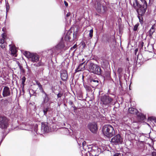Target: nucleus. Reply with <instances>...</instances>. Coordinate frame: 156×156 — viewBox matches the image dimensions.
Wrapping results in <instances>:
<instances>
[{"instance_id": "1", "label": "nucleus", "mask_w": 156, "mask_h": 156, "mask_svg": "<svg viewBox=\"0 0 156 156\" xmlns=\"http://www.w3.org/2000/svg\"><path fill=\"white\" fill-rule=\"evenodd\" d=\"M25 56L34 63V65L36 67L44 66V63L42 62L41 59H40L39 55L36 53H30L29 51H25L24 53Z\"/></svg>"}, {"instance_id": "2", "label": "nucleus", "mask_w": 156, "mask_h": 156, "mask_svg": "<svg viewBox=\"0 0 156 156\" xmlns=\"http://www.w3.org/2000/svg\"><path fill=\"white\" fill-rule=\"evenodd\" d=\"M95 7L97 12L100 14L105 13L107 10V7L104 0L97 1L95 4Z\"/></svg>"}, {"instance_id": "3", "label": "nucleus", "mask_w": 156, "mask_h": 156, "mask_svg": "<svg viewBox=\"0 0 156 156\" xmlns=\"http://www.w3.org/2000/svg\"><path fill=\"white\" fill-rule=\"evenodd\" d=\"M87 70L89 72L95 74L101 75L102 71L100 66L93 62H89L87 66Z\"/></svg>"}, {"instance_id": "4", "label": "nucleus", "mask_w": 156, "mask_h": 156, "mask_svg": "<svg viewBox=\"0 0 156 156\" xmlns=\"http://www.w3.org/2000/svg\"><path fill=\"white\" fill-rule=\"evenodd\" d=\"M133 5L135 7L137 8V12L139 15H144L147 9V4H140L137 0H136Z\"/></svg>"}, {"instance_id": "5", "label": "nucleus", "mask_w": 156, "mask_h": 156, "mask_svg": "<svg viewBox=\"0 0 156 156\" xmlns=\"http://www.w3.org/2000/svg\"><path fill=\"white\" fill-rule=\"evenodd\" d=\"M104 135L108 137H111L115 134V131L113 127L111 125L104 126L103 129Z\"/></svg>"}, {"instance_id": "6", "label": "nucleus", "mask_w": 156, "mask_h": 156, "mask_svg": "<svg viewBox=\"0 0 156 156\" xmlns=\"http://www.w3.org/2000/svg\"><path fill=\"white\" fill-rule=\"evenodd\" d=\"M65 46L63 40L62 39L58 44L51 49V51L52 52L51 54L52 55L58 54L61 52L62 51V49L64 48Z\"/></svg>"}, {"instance_id": "7", "label": "nucleus", "mask_w": 156, "mask_h": 156, "mask_svg": "<svg viewBox=\"0 0 156 156\" xmlns=\"http://www.w3.org/2000/svg\"><path fill=\"white\" fill-rule=\"evenodd\" d=\"M100 99L103 105L109 106L113 104V99L110 96L104 95L101 96Z\"/></svg>"}, {"instance_id": "8", "label": "nucleus", "mask_w": 156, "mask_h": 156, "mask_svg": "<svg viewBox=\"0 0 156 156\" xmlns=\"http://www.w3.org/2000/svg\"><path fill=\"white\" fill-rule=\"evenodd\" d=\"M9 120L5 116H0V128L6 129L9 126Z\"/></svg>"}, {"instance_id": "9", "label": "nucleus", "mask_w": 156, "mask_h": 156, "mask_svg": "<svg viewBox=\"0 0 156 156\" xmlns=\"http://www.w3.org/2000/svg\"><path fill=\"white\" fill-rule=\"evenodd\" d=\"M129 112L130 114L136 115L138 118L141 120H143L146 119L145 115L139 112L137 109L133 108H129Z\"/></svg>"}, {"instance_id": "10", "label": "nucleus", "mask_w": 156, "mask_h": 156, "mask_svg": "<svg viewBox=\"0 0 156 156\" xmlns=\"http://www.w3.org/2000/svg\"><path fill=\"white\" fill-rule=\"evenodd\" d=\"M111 141L114 144L117 145L121 144L123 141V139L119 134H117L112 138Z\"/></svg>"}, {"instance_id": "11", "label": "nucleus", "mask_w": 156, "mask_h": 156, "mask_svg": "<svg viewBox=\"0 0 156 156\" xmlns=\"http://www.w3.org/2000/svg\"><path fill=\"white\" fill-rule=\"evenodd\" d=\"M41 131L43 133L48 132L51 131V128L47 122L42 123L41 124Z\"/></svg>"}, {"instance_id": "12", "label": "nucleus", "mask_w": 156, "mask_h": 156, "mask_svg": "<svg viewBox=\"0 0 156 156\" xmlns=\"http://www.w3.org/2000/svg\"><path fill=\"white\" fill-rule=\"evenodd\" d=\"M88 128L93 133H95L98 129L97 124L94 122L90 123L88 124Z\"/></svg>"}, {"instance_id": "13", "label": "nucleus", "mask_w": 156, "mask_h": 156, "mask_svg": "<svg viewBox=\"0 0 156 156\" xmlns=\"http://www.w3.org/2000/svg\"><path fill=\"white\" fill-rule=\"evenodd\" d=\"M2 95L3 97H8L11 95L10 91L8 87H4L2 91Z\"/></svg>"}, {"instance_id": "14", "label": "nucleus", "mask_w": 156, "mask_h": 156, "mask_svg": "<svg viewBox=\"0 0 156 156\" xmlns=\"http://www.w3.org/2000/svg\"><path fill=\"white\" fill-rule=\"evenodd\" d=\"M74 35V33L72 34L71 31H68L66 35L65 38V41H72V39H71V37L73 36V39L75 38Z\"/></svg>"}, {"instance_id": "15", "label": "nucleus", "mask_w": 156, "mask_h": 156, "mask_svg": "<svg viewBox=\"0 0 156 156\" xmlns=\"http://www.w3.org/2000/svg\"><path fill=\"white\" fill-rule=\"evenodd\" d=\"M61 77L62 80H66L68 78L67 72L66 70H62L60 71Z\"/></svg>"}, {"instance_id": "16", "label": "nucleus", "mask_w": 156, "mask_h": 156, "mask_svg": "<svg viewBox=\"0 0 156 156\" xmlns=\"http://www.w3.org/2000/svg\"><path fill=\"white\" fill-rule=\"evenodd\" d=\"M76 140L79 145L81 147V145L82 144L83 149H85L84 147L86 145V142L82 138L78 139Z\"/></svg>"}, {"instance_id": "17", "label": "nucleus", "mask_w": 156, "mask_h": 156, "mask_svg": "<svg viewBox=\"0 0 156 156\" xmlns=\"http://www.w3.org/2000/svg\"><path fill=\"white\" fill-rule=\"evenodd\" d=\"M90 82L93 87H97L99 83V80L97 79H91Z\"/></svg>"}, {"instance_id": "18", "label": "nucleus", "mask_w": 156, "mask_h": 156, "mask_svg": "<svg viewBox=\"0 0 156 156\" xmlns=\"http://www.w3.org/2000/svg\"><path fill=\"white\" fill-rule=\"evenodd\" d=\"M84 62H84L79 64L77 68L75 69L76 72L83 71L85 69V65H83Z\"/></svg>"}, {"instance_id": "19", "label": "nucleus", "mask_w": 156, "mask_h": 156, "mask_svg": "<svg viewBox=\"0 0 156 156\" xmlns=\"http://www.w3.org/2000/svg\"><path fill=\"white\" fill-rule=\"evenodd\" d=\"M50 108L51 106L50 103L48 104L47 106H44L43 109V112L44 115H46L47 112L50 110Z\"/></svg>"}, {"instance_id": "20", "label": "nucleus", "mask_w": 156, "mask_h": 156, "mask_svg": "<svg viewBox=\"0 0 156 156\" xmlns=\"http://www.w3.org/2000/svg\"><path fill=\"white\" fill-rule=\"evenodd\" d=\"M9 46L12 54L13 55L15 54L16 53V47L14 45H12L11 44L9 45Z\"/></svg>"}, {"instance_id": "21", "label": "nucleus", "mask_w": 156, "mask_h": 156, "mask_svg": "<svg viewBox=\"0 0 156 156\" xmlns=\"http://www.w3.org/2000/svg\"><path fill=\"white\" fill-rule=\"evenodd\" d=\"M26 123H23L19 126V128L22 130L28 129L29 128H26Z\"/></svg>"}, {"instance_id": "22", "label": "nucleus", "mask_w": 156, "mask_h": 156, "mask_svg": "<svg viewBox=\"0 0 156 156\" xmlns=\"http://www.w3.org/2000/svg\"><path fill=\"white\" fill-rule=\"evenodd\" d=\"M26 128H29L28 129H26V130H30L33 127V125L27 123H26Z\"/></svg>"}, {"instance_id": "23", "label": "nucleus", "mask_w": 156, "mask_h": 156, "mask_svg": "<svg viewBox=\"0 0 156 156\" xmlns=\"http://www.w3.org/2000/svg\"><path fill=\"white\" fill-rule=\"evenodd\" d=\"M83 86L87 91H90L91 89L90 87L89 86L86 84H85L84 83Z\"/></svg>"}, {"instance_id": "24", "label": "nucleus", "mask_w": 156, "mask_h": 156, "mask_svg": "<svg viewBox=\"0 0 156 156\" xmlns=\"http://www.w3.org/2000/svg\"><path fill=\"white\" fill-rule=\"evenodd\" d=\"M22 84V88H23L25 85L24 83L26 80V78L25 76H23L21 79Z\"/></svg>"}, {"instance_id": "25", "label": "nucleus", "mask_w": 156, "mask_h": 156, "mask_svg": "<svg viewBox=\"0 0 156 156\" xmlns=\"http://www.w3.org/2000/svg\"><path fill=\"white\" fill-rule=\"evenodd\" d=\"M5 6H6V12H8L9 11V5L8 2H5Z\"/></svg>"}, {"instance_id": "26", "label": "nucleus", "mask_w": 156, "mask_h": 156, "mask_svg": "<svg viewBox=\"0 0 156 156\" xmlns=\"http://www.w3.org/2000/svg\"><path fill=\"white\" fill-rule=\"evenodd\" d=\"M149 31H150V35H152L153 34V33L154 32V28L153 26H152V27L150 29Z\"/></svg>"}, {"instance_id": "27", "label": "nucleus", "mask_w": 156, "mask_h": 156, "mask_svg": "<svg viewBox=\"0 0 156 156\" xmlns=\"http://www.w3.org/2000/svg\"><path fill=\"white\" fill-rule=\"evenodd\" d=\"M49 100L48 96L45 97L44 98L43 102L45 103V102L48 101Z\"/></svg>"}, {"instance_id": "28", "label": "nucleus", "mask_w": 156, "mask_h": 156, "mask_svg": "<svg viewBox=\"0 0 156 156\" xmlns=\"http://www.w3.org/2000/svg\"><path fill=\"white\" fill-rule=\"evenodd\" d=\"M89 36L90 38L92 37H93V30L92 29L90 30V32H89Z\"/></svg>"}, {"instance_id": "29", "label": "nucleus", "mask_w": 156, "mask_h": 156, "mask_svg": "<svg viewBox=\"0 0 156 156\" xmlns=\"http://www.w3.org/2000/svg\"><path fill=\"white\" fill-rule=\"evenodd\" d=\"M36 83L37 85L38 86L39 88H40L41 87H42V85L38 81H36Z\"/></svg>"}, {"instance_id": "30", "label": "nucleus", "mask_w": 156, "mask_h": 156, "mask_svg": "<svg viewBox=\"0 0 156 156\" xmlns=\"http://www.w3.org/2000/svg\"><path fill=\"white\" fill-rule=\"evenodd\" d=\"M36 83L37 85L38 86L39 88H40L41 87H42V85L38 81H36Z\"/></svg>"}, {"instance_id": "31", "label": "nucleus", "mask_w": 156, "mask_h": 156, "mask_svg": "<svg viewBox=\"0 0 156 156\" xmlns=\"http://www.w3.org/2000/svg\"><path fill=\"white\" fill-rule=\"evenodd\" d=\"M1 36L2 37V39H3L5 40L6 38V34L4 33L2 34Z\"/></svg>"}, {"instance_id": "32", "label": "nucleus", "mask_w": 156, "mask_h": 156, "mask_svg": "<svg viewBox=\"0 0 156 156\" xmlns=\"http://www.w3.org/2000/svg\"><path fill=\"white\" fill-rule=\"evenodd\" d=\"M5 46L6 45L5 43L1 44L0 45V47L2 49L5 48Z\"/></svg>"}, {"instance_id": "33", "label": "nucleus", "mask_w": 156, "mask_h": 156, "mask_svg": "<svg viewBox=\"0 0 156 156\" xmlns=\"http://www.w3.org/2000/svg\"><path fill=\"white\" fill-rule=\"evenodd\" d=\"M58 98H61L63 95V93L61 92H59L58 94H57Z\"/></svg>"}, {"instance_id": "34", "label": "nucleus", "mask_w": 156, "mask_h": 156, "mask_svg": "<svg viewBox=\"0 0 156 156\" xmlns=\"http://www.w3.org/2000/svg\"><path fill=\"white\" fill-rule=\"evenodd\" d=\"M138 26V24H136L134 27L133 30L135 31H136L137 29Z\"/></svg>"}, {"instance_id": "35", "label": "nucleus", "mask_w": 156, "mask_h": 156, "mask_svg": "<svg viewBox=\"0 0 156 156\" xmlns=\"http://www.w3.org/2000/svg\"><path fill=\"white\" fill-rule=\"evenodd\" d=\"M138 18L140 20V23H142L143 20H142V16H138Z\"/></svg>"}, {"instance_id": "36", "label": "nucleus", "mask_w": 156, "mask_h": 156, "mask_svg": "<svg viewBox=\"0 0 156 156\" xmlns=\"http://www.w3.org/2000/svg\"><path fill=\"white\" fill-rule=\"evenodd\" d=\"M5 43V39H0V44L4 43Z\"/></svg>"}, {"instance_id": "37", "label": "nucleus", "mask_w": 156, "mask_h": 156, "mask_svg": "<svg viewBox=\"0 0 156 156\" xmlns=\"http://www.w3.org/2000/svg\"><path fill=\"white\" fill-rule=\"evenodd\" d=\"M142 3L141 4H147L145 0H140Z\"/></svg>"}, {"instance_id": "38", "label": "nucleus", "mask_w": 156, "mask_h": 156, "mask_svg": "<svg viewBox=\"0 0 156 156\" xmlns=\"http://www.w3.org/2000/svg\"><path fill=\"white\" fill-rule=\"evenodd\" d=\"M39 90H40V91L42 93L43 92H44V91L43 88L42 87H41L40 88H39Z\"/></svg>"}, {"instance_id": "39", "label": "nucleus", "mask_w": 156, "mask_h": 156, "mask_svg": "<svg viewBox=\"0 0 156 156\" xmlns=\"http://www.w3.org/2000/svg\"><path fill=\"white\" fill-rule=\"evenodd\" d=\"M152 156H156V152H153L152 153Z\"/></svg>"}, {"instance_id": "40", "label": "nucleus", "mask_w": 156, "mask_h": 156, "mask_svg": "<svg viewBox=\"0 0 156 156\" xmlns=\"http://www.w3.org/2000/svg\"><path fill=\"white\" fill-rule=\"evenodd\" d=\"M69 104L71 105L72 106V107L73 106V103L72 101H70L69 102Z\"/></svg>"}, {"instance_id": "41", "label": "nucleus", "mask_w": 156, "mask_h": 156, "mask_svg": "<svg viewBox=\"0 0 156 156\" xmlns=\"http://www.w3.org/2000/svg\"><path fill=\"white\" fill-rule=\"evenodd\" d=\"M64 4L66 6H68V3L65 1H64Z\"/></svg>"}, {"instance_id": "42", "label": "nucleus", "mask_w": 156, "mask_h": 156, "mask_svg": "<svg viewBox=\"0 0 156 156\" xmlns=\"http://www.w3.org/2000/svg\"><path fill=\"white\" fill-rule=\"evenodd\" d=\"M138 48H136L135 49V55H136V53H137V51H138Z\"/></svg>"}, {"instance_id": "43", "label": "nucleus", "mask_w": 156, "mask_h": 156, "mask_svg": "<svg viewBox=\"0 0 156 156\" xmlns=\"http://www.w3.org/2000/svg\"><path fill=\"white\" fill-rule=\"evenodd\" d=\"M120 154L118 153H115L113 156H119Z\"/></svg>"}, {"instance_id": "44", "label": "nucleus", "mask_w": 156, "mask_h": 156, "mask_svg": "<svg viewBox=\"0 0 156 156\" xmlns=\"http://www.w3.org/2000/svg\"><path fill=\"white\" fill-rule=\"evenodd\" d=\"M70 15V13L68 12L67 14L66 15V17H69V16Z\"/></svg>"}, {"instance_id": "45", "label": "nucleus", "mask_w": 156, "mask_h": 156, "mask_svg": "<svg viewBox=\"0 0 156 156\" xmlns=\"http://www.w3.org/2000/svg\"><path fill=\"white\" fill-rule=\"evenodd\" d=\"M42 93L44 94L45 96L44 97L48 96V95L45 92V91L43 92Z\"/></svg>"}, {"instance_id": "46", "label": "nucleus", "mask_w": 156, "mask_h": 156, "mask_svg": "<svg viewBox=\"0 0 156 156\" xmlns=\"http://www.w3.org/2000/svg\"><path fill=\"white\" fill-rule=\"evenodd\" d=\"M19 68L20 69V70H21V71H22V70H23V67H22V66H20V67H19Z\"/></svg>"}, {"instance_id": "47", "label": "nucleus", "mask_w": 156, "mask_h": 156, "mask_svg": "<svg viewBox=\"0 0 156 156\" xmlns=\"http://www.w3.org/2000/svg\"><path fill=\"white\" fill-rule=\"evenodd\" d=\"M148 119L150 120H154L153 118L152 117H150L148 118Z\"/></svg>"}, {"instance_id": "48", "label": "nucleus", "mask_w": 156, "mask_h": 156, "mask_svg": "<svg viewBox=\"0 0 156 156\" xmlns=\"http://www.w3.org/2000/svg\"><path fill=\"white\" fill-rule=\"evenodd\" d=\"M137 124V123L136 122H133V125H136V124Z\"/></svg>"}, {"instance_id": "49", "label": "nucleus", "mask_w": 156, "mask_h": 156, "mask_svg": "<svg viewBox=\"0 0 156 156\" xmlns=\"http://www.w3.org/2000/svg\"><path fill=\"white\" fill-rule=\"evenodd\" d=\"M17 64H18V66H19V67H20V66H21V65L20 64V63L18 62H17Z\"/></svg>"}, {"instance_id": "50", "label": "nucleus", "mask_w": 156, "mask_h": 156, "mask_svg": "<svg viewBox=\"0 0 156 156\" xmlns=\"http://www.w3.org/2000/svg\"><path fill=\"white\" fill-rule=\"evenodd\" d=\"M76 48V45H75L73 46L72 48H71V49H72V48L75 49V48Z\"/></svg>"}, {"instance_id": "51", "label": "nucleus", "mask_w": 156, "mask_h": 156, "mask_svg": "<svg viewBox=\"0 0 156 156\" xmlns=\"http://www.w3.org/2000/svg\"><path fill=\"white\" fill-rule=\"evenodd\" d=\"M144 43L143 42H142L141 43V46H142V47H143V45H144Z\"/></svg>"}, {"instance_id": "52", "label": "nucleus", "mask_w": 156, "mask_h": 156, "mask_svg": "<svg viewBox=\"0 0 156 156\" xmlns=\"http://www.w3.org/2000/svg\"><path fill=\"white\" fill-rule=\"evenodd\" d=\"M118 70L121 71L122 69L121 68H119L118 69Z\"/></svg>"}, {"instance_id": "53", "label": "nucleus", "mask_w": 156, "mask_h": 156, "mask_svg": "<svg viewBox=\"0 0 156 156\" xmlns=\"http://www.w3.org/2000/svg\"><path fill=\"white\" fill-rule=\"evenodd\" d=\"M84 60V58H83L82 59V61L83 62V61Z\"/></svg>"}, {"instance_id": "54", "label": "nucleus", "mask_w": 156, "mask_h": 156, "mask_svg": "<svg viewBox=\"0 0 156 156\" xmlns=\"http://www.w3.org/2000/svg\"><path fill=\"white\" fill-rule=\"evenodd\" d=\"M82 79H83V76Z\"/></svg>"}, {"instance_id": "55", "label": "nucleus", "mask_w": 156, "mask_h": 156, "mask_svg": "<svg viewBox=\"0 0 156 156\" xmlns=\"http://www.w3.org/2000/svg\"><path fill=\"white\" fill-rule=\"evenodd\" d=\"M66 49H67V47H66V48H65V50H66Z\"/></svg>"}, {"instance_id": "56", "label": "nucleus", "mask_w": 156, "mask_h": 156, "mask_svg": "<svg viewBox=\"0 0 156 156\" xmlns=\"http://www.w3.org/2000/svg\"><path fill=\"white\" fill-rule=\"evenodd\" d=\"M127 60H128V58H127Z\"/></svg>"}]
</instances>
